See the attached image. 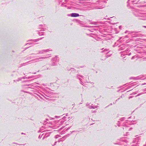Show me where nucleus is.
I'll list each match as a JSON object with an SVG mask.
<instances>
[{"instance_id": "f257e3e1", "label": "nucleus", "mask_w": 146, "mask_h": 146, "mask_svg": "<svg viewBox=\"0 0 146 146\" xmlns=\"http://www.w3.org/2000/svg\"><path fill=\"white\" fill-rule=\"evenodd\" d=\"M70 16L73 17H76L79 16V14L76 13H72L71 14Z\"/></svg>"}]
</instances>
